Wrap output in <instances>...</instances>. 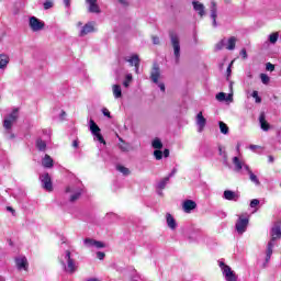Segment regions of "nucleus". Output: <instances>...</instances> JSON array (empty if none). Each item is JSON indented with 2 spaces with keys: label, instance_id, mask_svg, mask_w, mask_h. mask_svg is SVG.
<instances>
[{
  "label": "nucleus",
  "instance_id": "nucleus-1",
  "mask_svg": "<svg viewBox=\"0 0 281 281\" xmlns=\"http://www.w3.org/2000/svg\"><path fill=\"white\" fill-rule=\"evenodd\" d=\"M271 239L267 245L266 250V262H269L271 260V256H273V247H274V240H280L281 238V223L277 222L274 223L273 227L270 231Z\"/></svg>",
  "mask_w": 281,
  "mask_h": 281
},
{
  "label": "nucleus",
  "instance_id": "nucleus-2",
  "mask_svg": "<svg viewBox=\"0 0 281 281\" xmlns=\"http://www.w3.org/2000/svg\"><path fill=\"white\" fill-rule=\"evenodd\" d=\"M169 38L171 41V47L173 48V56L176 57V63H179V58H181V42L179 40V35L170 31Z\"/></svg>",
  "mask_w": 281,
  "mask_h": 281
},
{
  "label": "nucleus",
  "instance_id": "nucleus-3",
  "mask_svg": "<svg viewBox=\"0 0 281 281\" xmlns=\"http://www.w3.org/2000/svg\"><path fill=\"white\" fill-rule=\"evenodd\" d=\"M247 227H249V217L239 216L235 223V229L237 234L243 235L247 232Z\"/></svg>",
  "mask_w": 281,
  "mask_h": 281
},
{
  "label": "nucleus",
  "instance_id": "nucleus-4",
  "mask_svg": "<svg viewBox=\"0 0 281 281\" xmlns=\"http://www.w3.org/2000/svg\"><path fill=\"white\" fill-rule=\"evenodd\" d=\"M90 131L92 135L97 137L98 142H100V144L106 145V140H104V136H102V134L100 133L101 132L100 126H98V124L93 120H90Z\"/></svg>",
  "mask_w": 281,
  "mask_h": 281
},
{
  "label": "nucleus",
  "instance_id": "nucleus-5",
  "mask_svg": "<svg viewBox=\"0 0 281 281\" xmlns=\"http://www.w3.org/2000/svg\"><path fill=\"white\" fill-rule=\"evenodd\" d=\"M29 25H30L32 32H41V30L45 29V22L41 21L36 16L30 18Z\"/></svg>",
  "mask_w": 281,
  "mask_h": 281
},
{
  "label": "nucleus",
  "instance_id": "nucleus-6",
  "mask_svg": "<svg viewBox=\"0 0 281 281\" xmlns=\"http://www.w3.org/2000/svg\"><path fill=\"white\" fill-rule=\"evenodd\" d=\"M42 183L44 190H47V192H54V184L52 183V177L49 173L46 172L42 176Z\"/></svg>",
  "mask_w": 281,
  "mask_h": 281
},
{
  "label": "nucleus",
  "instance_id": "nucleus-7",
  "mask_svg": "<svg viewBox=\"0 0 281 281\" xmlns=\"http://www.w3.org/2000/svg\"><path fill=\"white\" fill-rule=\"evenodd\" d=\"M15 265L19 269V271H27L30 269V262H27L26 257H18L15 258Z\"/></svg>",
  "mask_w": 281,
  "mask_h": 281
},
{
  "label": "nucleus",
  "instance_id": "nucleus-8",
  "mask_svg": "<svg viewBox=\"0 0 281 281\" xmlns=\"http://www.w3.org/2000/svg\"><path fill=\"white\" fill-rule=\"evenodd\" d=\"M159 78H161V70L159 69V65L154 64L150 72V79L155 85H159Z\"/></svg>",
  "mask_w": 281,
  "mask_h": 281
},
{
  "label": "nucleus",
  "instance_id": "nucleus-9",
  "mask_svg": "<svg viewBox=\"0 0 281 281\" xmlns=\"http://www.w3.org/2000/svg\"><path fill=\"white\" fill-rule=\"evenodd\" d=\"M223 276L226 281H238V277L236 276V272H234L231 267H225Z\"/></svg>",
  "mask_w": 281,
  "mask_h": 281
},
{
  "label": "nucleus",
  "instance_id": "nucleus-10",
  "mask_svg": "<svg viewBox=\"0 0 281 281\" xmlns=\"http://www.w3.org/2000/svg\"><path fill=\"white\" fill-rule=\"evenodd\" d=\"M196 124L199 126V133H203L205 130V124H207V120L203 116V112H199L196 115Z\"/></svg>",
  "mask_w": 281,
  "mask_h": 281
},
{
  "label": "nucleus",
  "instance_id": "nucleus-11",
  "mask_svg": "<svg viewBox=\"0 0 281 281\" xmlns=\"http://www.w3.org/2000/svg\"><path fill=\"white\" fill-rule=\"evenodd\" d=\"M183 212L190 214L192 210H196V202L192 200H186L182 204Z\"/></svg>",
  "mask_w": 281,
  "mask_h": 281
},
{
  "label": "nucleus",
  "instance_id": "nucleus-12",
  "mask_svg": "<svg viewBox=\"0 0 281 281\" xmlns=\"http://www.w3.org/2000/svg\"><path fill=\"white\" fill-rule=\"evenodd\" d=\"M66 258L69 273H76V262L71 258V251L66 250Z\"/></svg>",
  "mask_w": 281,
  "mask_h": 281
},
{
  "label": "nucleus",
  "instance_id": "nucleus-13",
  "mask_svg": "<svg viewBox=\"0 0 281 281\" xmlns=\"http://www.w3.org/2000/svg\"><path fill=\"white\" fill-rule=\"evenodd\" d=\"M91 32H95V27L93 26V22H88L81 29L79 36H87V34H91Z\"/></svg>",
  "mask_w": 281,
  "mask_h": 281
},
{
  "label": "nucleus",
  "instance_id": "nucleus-14",
  "mask_svg": "<svg viewBox=\"0 0 281 281\" xmlns=\"http://www.w3.org/2000/svg\"><path fill=\"white\" fill-rule=\"evenodd\" d=\"M259 124L262 131H269V128H271V125H269V122H267V115L265 112H261L259 115Z\"/></svg>",
  "mask_w": 281,
  "mask_h": 281
},
{
  "label": "nucleus",
  "instance_id": "nucleus-15",
  "mask_svg": "<svg viewBox=\"0 0 281 281\" xmlns=\"http://www.w3.org/2000/svg\"><path fill=\"white\" fill-rule=\"evenodd\" d=\"M192 5H193V10L198 12L199 16H205V7L203 5V3L199 1H193Z\"/></svg>",
  "mask_w": 281,
  "mask_h": 281
},
{
  "label": "nucleus",
  "instance_id": "nucleus-16",
  "mask_svg": "<svg viewBox=\"0 0 281 281\" xmlns=\"http://www.w3.org/2000/svg\"><path fill=\"white\" fill-rule=\"evenodd\" d=\"M224 199H226V201H238V199H240V195L232 190H225Z\"/></svg>",
  "mask_w": 281,
  "mask_h": 281
},
{
  "label": "nucleus",
  "instance_id": "nucleus-17",
  "mask_svg": "<svg viewBox=\"0 0 281 281\" xmlns=\"http://www.w3.org/2000/svg\"><path fill=\"white\" fill-rule=\"evenodd\" d=\"M166 221H167V225L170 229H177V221L175 220V217L172 216V214L167 213L166 214Z\"/></svg>",
  "mask_w": 281,
  "mask_h": 281
},
{
  "label": "nucleus",
  "instance_id": "nucleus-18",
  "mask_svg": "<svg viewBox=\"0 0 281 281\" xmlns=\"http://www.w3.org/2000/svg\"><path fill=\"white\" fill-rule=\"evenodd\" d=\"M42 166L44 168H54V159H52V156L46 154L42 160Z\"/></svg>",
  "mask_w": 281,
  "mask_h": 281
},
{
  "label": "nucleus",
  "instance_id": "nucleus-19",
  "mask_svg": "<svg viewBox=\"0 0 281 281\" xmlns=\"http://www.w3.org/2000/svg\"><path fill=\"white\" fill-rule=\"evenodd\" d=\"M10 64V56L7 54H0V69H5Z\"/></svg>",
  "mask_w": 281,
  "mask_h": 281
},
{
  "label": "nucleus",
  "instance_id": "nucleus-20",
  "mask_svg": "<svg viewBox=\"0 0 281 281\" xmlns=\"http://www.w3.org/2000/svg\"><path fill=\"white\" fill-rule=\"evenodd\" d=\"M35 146L37 148V150L45 153V150H47V143H45V140H43L42 138H37L35 142Z\"/></svg>",
  "mask_w": 281,
  "mask_h": 281
},
{
  "label": "nucleus",
  "instance_id": "nucleus-21",
  "mask_svg": "<svg viewBox=\"0 0 281 281\" xmlns=\"http://www.w3.org/2000/svg\"><path fill=\"white\" fill-rule=\"evenodd\" d=\"M131 66H135V70L139 71V56L138 55H133L128 60H127Z\"/></svg>",
  "mask_w": 281,
  "mask_h": 281
},
{
  "label": "nucleus",
  "instance_id": "nucleus-22",
  "mask_svg": "<svg viewBox=\"0 0 281 281\" xmlns=\"http://www.w3.org/2000/svg\"><path fill=\"white\" fill-rule=\"evenodd\" d=\"M216 16H218L217 9H216V2H212L211 18L213 19V26L214 27H216Z\"/></svg>",
  "mask_w": 281,
  "mask_h": 281
},
{
  "label": "nucleus",
  "instance_id": "nucleus-23",
  "mask_svg": "<svg viewBox=\"0 0 281 281\" xmlns=\"http://www.w3.org/2000/svg\"><path fill=\"white\" fill-rule=\"evenodd\" d=\"M119 142H121L119 144V148L120 150H122V153H128V150H131V145L126 142H124V139L119 138Z\"/></svg>",
  "mask_w": 281,
  "mask_h": 281
},
{
  "label": "nucleus",
  "instance_id": "nucleus-24",
  "mask_svg": "<svg viewBox=\"0 0 281 281\" xmlns=\"http://www.w3.org/2000/svg\"><path fill=\"white\" fill-rule=\"evenodd\" d=\"M112 91H113L114 98H122V86L121 85L112 86Z\"/></svg>",
  "mask_w": 281,
  "mask_h": 281
},
{
  "label": "nucleus",
  "instance_id": "nucleus-25",
  "mask_svg": "<svg viewBox=\"0 0 281 281\" xmlns=\"http://www.w3.org/2000/svg\"><path fill=\"white\" fill-rule=\"evenodd\" d=\"M170 182V176L165 177L160 183L157 184V189L158 190H166V186H168V183Z\"/></svg>",
  "mask_w": 281,
  "mask_h": 281
},
{
  "label": "nucleus",
  "instance_id": "nucleus-26",
  "mask_svg": "<svg viewBox=\"0 0 281 281\" xmlns=\"http://www.w3.org/2000/svg\"><path fill=\"white\" fill-rule=\"evenodd\" d=\"M233 164L235 166L236 172H240L243 170V162L240 161V159L238 157L233 158Z\"/></svg>",
  "mask_w": 281,
  "mask_h": 281
},
{
  "label": "nucleus",
  "instance_id": "nucleus-27",
  "mask_svg": "<svg viewBox=\"0 0 281 281\" xmlns=\"http://www.w3.org/2000/svg\"><path fill=\"white\" fill-rule=\"evenodd\" d=\"M116 170L119 172H121L122 175H124V177H128V175H131V169H128V168H126V167H124L122 165H117L116 166Z\"/></svg>",
  "mask_w": 281,
  "mask_h": 281
},
{
  "label": "nucleus",
  "instance_id": "nucleus-28",
  "mask_svg": "<svg viewBox=\"0 0 281 281\" xmlns=\"http://www.w3.org/2000/svg\"><path fill=\"white\" fill-rule=\"evenodd\" d=\"M89 12L92 14H100V7L98 5V2L89 4Z\"/></svg>",
  "mask_w": 281,
  "mask_h": 281
},
{
  "label": "nucleus",
  "instance_id": "nucleus-29",
  "mask_svg": "<svg viewBox=\"0 0 281 281\" xmlns=\"http://www.w3.org/2000/svg\"><path fill=\"white\" fill-rule=\"evenodd\" d=\"M153 148H156V150H161L164 148V143H161V139L155 138L151 143Z\"/></svg>",
  "mask_w": 281,
  "mask_h": 281
},
{
  "label": "nucleus",
  "instance_id": "nucleus-30",
  "mask_svg": "<svg viewBox=\"0 0 281 281\" xmlns=\"http://www.w3.org/2000/svg\"><path fill=\"white\" fill-rule=\"evenodd\" d=\"M226 49L233 50L236 49V37L232 36L228 38V45L226 46Z\"/></svg>",
  "mask_w": 281,
  "mask_h": 281
},
{
  "label": "nucleus",
  "instance_id": "nucleus-31",
  "mask_svg": "<svg viewBox=\"0 0 281 281\" xmlns=\"http://www.w3.org/2000/svg\"><path fill=\"white\" fill-rule=\"evenodd\" d=\"M220 131L223 135H227V133H229V127L227 126V124H225V122L220 121Z\"/></svg>",
  "mask_w": 281,
  "mask_h": 281
},
{
  "label": "nucleus",
  "instance_id": "nucleus-32",
  "mask_svg": "<svg viewBox=\"0 0 281 281\" xmlns=\"http://www.w3.org/2000/svg\"><path fill=\"white\" fill-rule=\"evenodd\" d=\"M80 196H82V190L76 191L72 195H70V199H69L70 203H76V201H78Z\"/></svg>",
  "mask_w": 281,
  "mask_h": 281
},
{
  "label": "nucleus",
  "instance_id": "nucleus-33",
  "mask_svg": "<svg viewBox=\"0 0 281 281\" xmlns=\"http://www.w3.org/2000/svg\"><path fill=\"white\" fill-rule=\"evenodd\" d=\"M18 119H19V109H14L9 115V120H11V122H16Z\"/></svg>",
  "mask_w": 281,
  "mask_h": 281
},
{
  "label": "nucleus",
  "instance_id": "nucleus-34",
  "mask_svg": "<svg viewBox=\"0 0 281 281\" xmlns=\"http://www.w3.org/2000/svg\"><path fill=\"white\" fill-rule=\"evenodd\" d=\"M280 37V34L278 32L270 34L269 41L272 45H276L278 43V38Z\"/></svg>",
  "mask_w": 281,
  "mask_h": 281
},
{
  "label": "nucleus",
  "instance_id": "nucleus-35",
  "mask_svg": "<svg viewBox=\"0 0 281 281\" xmlns=\"http://www.w3.org/2000/svg\"><path fill=\"white\" fill-rule=\"evenodd\" d=\"M154 157L157 161H161V159H164V151L160 149L154 150Z\"/></svg>",
  "mask_w": 281,
  "mask_h": 281
},
{
  "label": "nucleus",
  "instance_id": "nucleus-36",
  "mask_svg": "<svg viewBox=\"0 0 281 281\" xmlns=\"http://www.w3.org/2000/svg\"><path fill=\"white\" fill-rule=\"evenodd\" d=\"M249 177H250V181H252L257 186H260V180H258V176L255 175L254 171L249 170Z\"/></svg>",
  "mask_w": 281,
  "mask_h": 281
},
{
  "label": "nucleus",
  "instance_id": "nucleus-37",
  "mask_svg": "<svg viewBox=\"0 0 281 281\" xmlns=\"http://www.w3.org/2000/svg\"><path fill=\"white\" fill-rule=\"evenodd\" d=\"M132 81H133V75H127L125 80L123 81V86L125 88H128Z\"/></svg>",
  "mask_w": 281,
  "mask_h": 281
},
{
  "label": "nucleus",
  "instance_id": "nucleus-38",
  "mask_svg": "<svg viewBox=\"0 0 281 281\" xmlns=\"http://www.w3.org/2000/svg\"><path fill=\"white\" fill-rule=\"evenodd\" d=\"M86 247H94L95 246V239H91V238H86L83 240Z\"/></svg>",
  "mask_w": 281,
  "mask_h": 281
},
{
  "label": "nucleus",
  "instance_id": "nucleus-39",
  "mask_svg": "<svg viewBox=\"0 0 281 281\" xmlns=\"http://www.w3.org/2000/svg\"><path fill=\"white\" fill-rule=\"evenodd\" d=\"M13 122L14 121H11L10 119H4V123H3L4 128H7V131H10V128H12Z\"/></svg>",
  "mask_w": 281,
  "mask_h": 281
},
{
  "label": "nucleus",
  "instance_id": "nucleus-40",
  "mask_svg": "<svg viewBox=\"0 0 281 281\" xmlns=\"http://www.w3.org/2000/svg\"><path fill=\"white\" fill-rule=\"evenodd\" d=\"M52 8H54V0H46L44 2V10H49Z\"/></svg>",
  "mask_w": 281,
  "mask_h": 281
},
{
  "label": "nucleus",
  "instance_id": "nucleus-41",
  "mask_svg": "<svg viewBox=\"0 0 281 281\" xmlns=\"http://www.w3.org/2000/svg\"><path fill=\"white\" fill-rule=\"evenodd\" d=\"M260 78H261V82H262L263 85H269V82H270V80H271V78H269V77L267 76V74H261V75H260Z\"/></svg>",
  "mask_w": 281,
  "mask_h": 281
},
{
  "label": "nucleus",
  "instance_id": "nucleus-42",
  "mask_svg": "<svg viewBox=\"0 0 281 281\" xmlns=\"http://www.w3.org/2000/svg\"><path fill=\"white\" fill-rule=\"evenodd\" d=\"M227 97V94L225 92H220L216 94V100H218L220 102L225 101V98Z\"/></svg>",
  "mask_w": 281,
  "mask_h": 281
},
{
  "label": "nucleus",
  "instance_id": "nucleus-43",
  "mask_svg": "<svg viewBox=\"0 0 281 281\" xmlns=\"http://www.w3.org/2000/svg\"><path fill=\"white\" fill-rule=\"evenodd\" d=\"M215 48L217 49V52H221V49L225 48V40H222L221 42H218L215 46Z\"/></svg>",
  "mask_w": 281,
  "mask_h": 281
},
{
  "label": "nucleus",
  "instance_id": "nucleus-44",
  "mask_svg": "<svg viewBox=\"0 0 281 281\" xmlns=\"http://www.w3.org/2000/svg\"><path fill=\"white\" fill-rule=\"evenodd\" d=\"M94 247H97V249H104V247H106V245H104V243H102V241H98L94 239Z\"/></svg>",
  "mask_w": 281,
  "mask_h": 281
},
{
  "label": "nucleus",
  "instance_id": "nucleus-45",
  "mask_svg": "<svg viewBox=\"0 0 281 281\" xmlns=\"http://www.w3.org/2000/svg\"><path fill=\"white\" fill-rule=\"evenodd\" d=\"M252 98H255L257 104H260V102H262V98L258 95V91L252 92Z\"/></svg>",
  "mask_w": 281,
  "mask_h": 281
},
{
  "label": "nucleus",
  "instance_id": "nucleus-46",
  "mask_svg": "<svg viewBox=\"0 0 281 281\" xmlns=\"http://www.w3.org/2000/svg\"><path fill=\"white\" fill-rule=\"evenodd\" d=\"M266 69H267V71H276V65H273L271 63H267Z\"/></svg>",
  "mask_w": 281,
  "mask_h": 281
},
{
  "label": "nucleus",
  "instance_id": "nucleus-47",
  "mask_svg": "<svg viewBox=\"0 0 281 281\" xmlns=\"http://www.w3.org/2000/svg\"><path fill=\"white\" fill-rule=\"evenodd\" d=\"M258 205H260V200L254 199L250 201V207H256Z\"/></svg>",
  "mask_w": 281,
  "mask_h": 281
},
{
  "label": "nucleus",
  "instance_id": "nucleus-48",
  "mask_svg": "<svg viewBox=\"0 0 281 281\" xmlns=\"http://www.w3.org/2000/svg\"><path fill=\"white\" fill-rule=\"evenodd\" d=\"M102 113H103V115H105V117H109L111 120L112 116H111V112L109 111V109L103 108Z\"/></svg>",
  "mask_w": 281,
  "mask_h": 281
},
{
  "label": "nucleus",
  "instance_id": "nucleus-49",
  "mask_svg": "<svg viewBox=\"0 0 281 281\" xmlns=\"http://www.w3.org/2000/svg\"><path fill=\"white\" fill-rule=\"evenodd\" d=\"M105 256H106V254H104L103 251H98L97 252V258L99 260H104Z\"/></svg>",
  "mask_w": 281,
  "mask_h": 281
},
{
  "label": "nucleus",
  "instance_id": "nucleus-50",
  "mask_svg": "<svg viewBox=\"0 0 281 281\" xmlns=\"http://www.w3.org/2000/svg\"><path fill=\"white\" fill-rule=\"evenodd\" d=\"M240 56H241V58H243L244 60H247V49L243 48V49L240 50Z\"/></svg>",
  "mask_w": 281,
  "mask_h": 281
},
{
  "label": "nucleus",
  "instance_id": "nucleus-51",
  "mask_svg": "<svg viewBox=\"0 0 281 281\" xmlns=\"http://www.w3.org/2000/svg\"><path fill=\"white\" fill-rule=\"evenodd\" d=\"M151 40H153V44L154 45H159V37L158 36H156V35H154V36H151Z\"/></svg>",
  "mask_w": 281,
  "mask_h": 281
},
{
  "label": "nucleus",
  "instance_id": "nucleus-52",
  "mask_svg": "<svg viewBox=\"0 0 281 281\" xmlns=\"http://www.w3.org/2000/svg\"><path fill=\"white\" fill-rule=\"evenodd\" d=\"M158 87L160 89V91L165 92L166 91V85H164V82H158Z\"/></svg>",
  "mask_w": 281,
  "mask_h": 281
},
{
  "label": "nucleus",
  "instance_id": "nucleus-53",
  "mask_svg": "<svg viewBox=\"0 0 281 281\" xmlns=\"http://www.w3.org/2000/svg\"><path fill=\"white\" fill-rule=\"evenodd\" d=\"M220 267H221L223 273H225V267H229V266H227V265H225V262L221 261Z\"/></svg>",
  "mask_w": 281,
  "mask_h": 281
},
{
  "label": "nucleus",
  "instance_id": "nucleus-54",
  "mask_svg": "<svg viewBox=\"0 0 281 281\" xmlns=\"http://www.w3.org/2000/svg\"><path fill=\"white\" fill-rule=\"evenodd\" d=\"M162 155H164V157H170V149H165L164 151H162Z\"/></svg>",
  "mask_w": 281,
  "mask_h": 281
},
{
  "label": "nucleus",
  "instance_id": "nucleus-55",
  "mask_svg": "<svg viewBox=\"0 0 281 281\" xmlns=\"http://www.w3.org/2000/svg\"><path fill=\"white\" fill-rule=\"evenodd\" d=\"M7 212H11L12 215L14 216L16 211H14V209L12 206H7Z\"/></svg>",
  "mask_w": 281,
  "mask_h": 281
},
{
  "label": "nucleus",
  "instance_id": "nucleus-56",
  "mask_svg": "<svg viewBox=\"0 0 281 281\" xmlns=\"http://www.w3.org/2000/svg\"><path fill=\"white\" fill-rule=\"evenodd\" d=\"M65 7L69 8L71 5V0H64Z\"/></svg>",
  "mask_w": 281,
  "mask_h": 281
},
{
  "label": "nucleus",
  "instance_id": "nucleus-57",
  "mask_svg": "<svg viewBox=\"0 0 281 281\" xmlns=\"http://www.w3.org/2000/svg\"><path fill=\"white\" fill-rule=\"evenodd\" d=\"M226 101H233L234 100V95L233 94H228L227 98H225Z\"/></svg>",
  "mask_w": 281,
  "mask_h": 281
},
{
  "label": "nucleus",
  "instance_id": "nucleus-58",
  "mask_svg": "<svg viewBox=\"0 0 281 281\" xmlns=\"http://www.w3.org/2000/svg\"><path fill=\"white\" fill-rule=\"evenodd\" d=\"M65 192H66L67 194H69V192H74V190L71 189V187H67L66 190H65Z\"/></svg>",
  "mask_w": 281,
  "mask_h": 281
},
{
  "label": "nucleus",
  "instance_id": "nucleus-59",
  "mask_svg": "<svg viewBox=\"0 0 281 281\" xmlns=\"http://www.w3.org/2000/svg\"><path fill=\"white\" fill-rule=\"evenodd\" d=\"M268 161H269V164H273V161H274L273 156H268Z\"/></svg>",
  "mask_w": 281,
  "mask_h": 281
},
{
  "label": "nucleus",
  "instance_id": "nucleus-60",
  "mask_svg": "<svg viewBox=\"0 0 281 281\" xmlns=\"http://www.w3.org/2000/svg\"><path fill=\"white\" fill-rule=\"evenodd\" d=\"M72 146H74V148H78V140H74Z\"/></svg>",
  "mask_w": 281,
  "mask_h": 281
},
{
  "label": "nucleus",
  "instance_id": "nucleus-61",
  "mask_svg": "<svg viewBox=\"0 0 281 281\" xmlns=\"http://www.w3.org/2000/svg\"><path fill=\"white\" fill-rule=\"evenodd\" d=\"M88 3H89V5H90L91 3H98V0H88Z\"/></svg>",
  "mask_w": 281,
  "mask_h": 281
},
{
  "label": "nucleus",
  "instance_id": "nucleus-62",
  "mask_svg": "<svg viewBox=\"0 0 281 281\" xmlns=\"http://www.w3.org/2000/svg\"><path fill=\"white\" fill-rule=\"evenodd\" d=\"M65 115H67V112L61 111L60 116H61V117H65Z\"/></svg>",
  "mask_w": 281,
  "mask_h": 281
},
{
  "label": "nucleus",
  "instance_id": "nucleus-63",
  "mask_svg": "<svg viewBox=\"0 0 281 281\" xmlns=\"http://www.w3.org/2000/svg\"><path fill=\"white\" fill-rule=\"evenodd\" d=\"M123 5H126V0H119Z\"/></svg>",
  "mask_w": 281,
  "mask_h": 281
},
{
  "label": "nucleus",
  "instance_id": "nucleus-64",
  "mask_svg": "<svg viewBox=\"0 0 281 281\" xmlns=\"http://www.w3.org/2000/svg\"><path fill=\"white\" fill-rule=\"evenodd\" d=\"M225 3H232V0H224Z\"/></svg>",
  "mask_w": 281,
  "mask_h": 281
}]
</instances>
